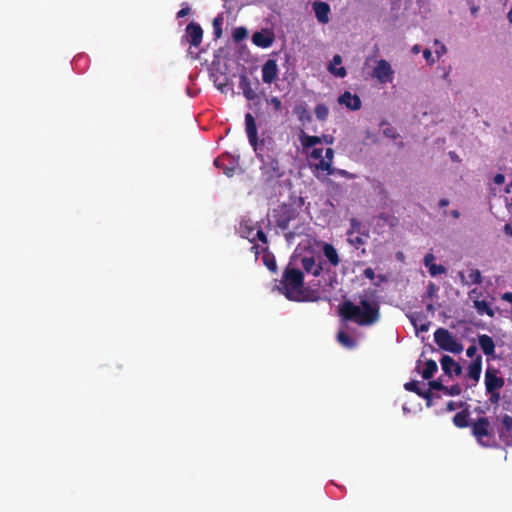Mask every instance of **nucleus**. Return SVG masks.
Returning <instances> with one entry per match:
<instances>
[{
    "instance_id": "f257e3e1",
    "label": "nucleus",
    "mask_w": 512,
    "mask_h": 512,
    "mask_svg": "<svg viewBox=\"0 0 512 512\" xmlns=\"http://www.w3.org/2000/svg\"><path fill=\"white\" fill-rule=\"evenodd\" d=\"M360 305H356L350 300L344 301L339 305V316L345 321H352L359 326H371L378 322L380 318V306L376 301L370 302L361 297Z\"/></svg>"
},
{
    "instance_id": "f03ea898",
    "label": "nucleus",
    "mask_w": 512,
    "mask_h": 512,
    "mask_svg": "<svg viewBox=\"0 0 512 512\" xmlns=\"http://www.w3.org/2000/svg\"><path fill=\"white\" fill-rule=\"evenodd\" d=\"M276 287L288 300L296 302L315 300L310 297L309 291L304 287L303 272L290 264L284 269L282 279Z\"/></svg>"
},
{
    "instance_id": "7ed1b4c3",
    "label": "nucleus",
    "mask_w": 512,
    "mask_h": 512,
    "mask_svg": "<svg viewBox=\"0 0 512 512\" xmlns=\"http://www.w3.org/2000/svg\"><path fill=\"white\" fill-rule=\"evenodd\" d=\"M434 341L443 351L453 354H460L463 351L462 343L459 342L448 329L438 328L434 332Z\"/></svg>"
},
{
    "instance_id": "20e7f679",
    "label": "nucleus",
    "mask_w": 512,
    "mask_h": 512,
    "mask_svg": "<svg viewBox=\"0 0 512 512\" xmlns=\"http://www.w3.org/2000/svg\"><path fill=\"white\" fill-rule=\"evenodd\" d=\"M472 435L485 447H490L494 442V436L490 431V421L487 417H480L471 423Z\"/></svg>"
},
{
    "instance_id": "39448f33",
    "label": "nucleus",
    "mask_w": 512,
    "mask_h": 512,
    "mask_svg": "<svg viewBox=\"0 0 512 512\" xmlns=\"http://www.w3.org/2000/svg\"><path fill=\"white\" fill-rule=\"evenodd\" d=\"M272 216L277 227L286 230L290 222L298 216V211L292 205L281 204L273 209Z\"/></svg>"
},
{
    "instance_id": "423d86ee",
    "label": "nucleus",
    "mask_w": 512,
    "mask_h": 512,
    "mask_svg": "<svg viewBox=\"0 0 512 512\" xmlns=\"http://www.w3.org/2000/svg\"><path fill=\"white\" fill-rule=\"evenodd\" d=\"M260 169L265 182L276 181L284 175L279 161L272 156L262 158Z\"/></svg>"
},
{
    "instance_id": "0eeeda50",
    "label": "nucleus",
    "mask_w": 512,
    "mask_h": 512,
    "mask_svg": "<svg viewBox=\"0 0 512 512\" xmlns=\"http://www.w3.org/2000/svg\"><path fill=\"white\" fill-rule=\"evenodd\" d=\"M372 76L381 84L391 83L393 81L394 71L387 60L381 59L377 61V64L373 69Z\"/></svg>"
},
{
    "instance_id": "6e6552de",
    "label": "nucleus",
    "mask_w": 512,
    "mask_h": 512,
    "mask_svg": "<svg viewBox=\"0 0 512 512\" xmlns=\"http://www.w3.org/2000/svg\"><path fill=\"white\" fill-rule=\"evenodd\" d=\"M505 384L502 377L497 376V370L488 368L485 372V387L487 392L499 391Z\"/></svg>"
},
{
    "instance_id": "1a4fd4ad",
    "label": "nucleus",
    "mask_w": 512,
    "mask_h": 512,
    "mask_svg": "<svg viewBox=\"0 0 512 512\" xmlns=\"http://www.w3.org/2000/svg\"><path fill=\"white\" fill-rule=\"evenodd\" d=\"M187 41L191 46L198 47L203 39V29L198 23L190 22L185 29Z\"/></svg>"
},
{
    "instance_id": "9d476101",
    "label": "nucleus",
    "mask_w": 512,
    "mask_h": 512,
    "mask_svg": "<svg viewBox=\"0 0 512 512\" xmlns=\"http://www.w3.org/2000/svg\"><path fill=\"white\" fill-rule=\"evenodd\" d=\"M262 81L271 84L278 78V65L276 60L268 59L262 66Z\"/></svg>"
},
{
    "instance_id": "9b49d317",
    "label": "nucleus",
    "mask_w": 512,
    "mask_h": 512,
    "mask_svg": "<svg viewBox=\"0 0 512 512\" xmlns=\"http://www.w3.org/2000/svg\"><path fill=\"white\" fill-rule=\"evenodd\" d=\"M274 40L275 36L273 32L268 29L257 31L252 35L253 44L261 48L270 47Z\"/></svg>"
},
{
    "instance_id": "f8f14e48",
    "label": "nucleus",
    "mask_w": 512,
    "mask_h": 512,
    "mask_svg": "<svg viewBox=\"0 0 512 512\" xmlns=\"http://www.w3.org/2000/svg\"><path fill=\"white\" fill-rule=\"evenodd\" d=\"M245 128L249 143L256 150L258 146L257 126L254 117L250 113L245 115Z\"/></svg>"
},
{
    "instance_id": "ddd939ff",
    "label": "nucleus",
    "mask_w": 512,
    "mask_h": 512,
    "mask_svg": "<svg viewBox=\"0 0 512 512\" xmlns=\"http://www.w3.org/2000/svg\"><path fill=\"white\" fill-rule=\"evenodd\" d=\"M440 364L444 373L448 376H452L454 373L456 376L462 374V367L457 363L451 356L443 355L440 359Z\"/></svg>"
},
{
    "instance_id": "4468645a",
    "label": "nucleus",
    "mask_w": 512,
    "mask_h": 512,
    "mask_svg": "<svg viewBox=\"0 0 512 512\" xmlns=\"http://www.w3.org/2000/svg\"><path fill=\"white\" fill-rule=\"evenodd\" d=\"M334 157V150L332 148H327L325 151V157L321 159L320 162L315 164V169L320 170L322 172H326L327 175H332L334 169L332 167Z\"/></svg>"
},
{
    "instance_id": "2eb2a0df",
    "label": "nucleus",
    "mask_w": 512,
    "mask_h": 512,
    "mask_svg": "<svg viewBox=\"0 0 512 512\" xmlns=\"http://www.w3.org/2000/svg\"><path fill=\"white\" fill-rule=\"evenodd\" d=\"M339 103L345 105L347 108L356 111L361 108V99L356 94H351L345 91L338 99Z\"/></svg>"
},
{
    "instance_id": "dca6fc26",
    "label": "nucleus",
    "mask_w": 512,
    "mask_h": 512,
    "mask_svg": "<svg viewBox=\"0 0 512 512\" xmlns=\"http://www.w3.org/2000/svg\"><path fill=\"white\" fill-rule=\"evenodd\" d=\"M313 10L317 20L326 24L329 21L330 6L326 2L316 1L313 3Z\"/></svg>"
},
{
    "instance_id": "f3484780",
    "label": "nucleus",
    "mask_w": 512,
    "mask_h": 512,
    "mask_svg": "<svg viewBox=\"0 0 512 512\" xmlns=\"http://www.w3.org/2000/svg\"><path fill=\"white\" fill-rule=\"evenodd\" d=\"M239 88L242 90L244 97L249 101H253L258 97L256 90L252 88L251 81L246 75L240 76Z\"/></svg>"
},
{
    "instance_id": "a211bd4d",
    "label": "nucleus",
    "mask_w": 512,
    "mask_h": 512,
    "mask_svg": "<svg viewBox=\"0 0 512 512\" xmlns=\"http://www.w3.org/2000/svg\"><path fill=\"white\" fill-rule=\"evenodd\" d=\"M301 265L305 272L312 274L313 276H319L323 270L322 265L315 262L314 257H303L301 259Z\"/></svg>"
},
{
    "instance_id": "6ab92c4d",
    "label": "nucleus",
    "mask_w": 512,
    "mask_h": 512,
    "mask_svg": "<svg viewBox=\"0 0 512 512\" xmlns=\"http://www.w3.org/2000/svg\"><path fill=\"white\" fill-rule=\"evenodd\" d=\"M435 256L432 253H427L424 257V265L428 268L431 276H437L446 272V269L441 264L434 263Z\"/></svg>"
},
{
    "instance_id": "aec40b11",
    "label": "nucleus",
    "mask_w": 512,
    "mask_h": 512,
    "mask_svg": "<svg viewBox=\"0 0 512 512\" xmlns=\"http://www.w3.org/2000/svg\"><path fill=\"white\" fill-rule=\"evenodd\" d=\"M478 343L486 356H493L495 353V343L489 335L482 334L478 337Z\"/></svg>"
},
{
    "instance_id": "412c9836",
    "label": "nucleus",
    "mask_w": 512,
    "mask_h": 512,
    "mask_svg": "<svg viewBox=\"0 0 512 512\" xmlns=\"http://www.w3.org/2000/svg\"><path fill=\"white\" fill-rule=\"evenodd\" d=\"M482 371V357L481 355H477L468 367V377L475 382H478L480 379Z\"/></svg>"
},
{
    "instance_id": "4be33fe9",
    "label": "nucleus",
    "mask_w": 512,
    "mask_h": 512,
    "mask_svg": "<svg viewBox=\"0 0 512 512\" xmlns=\"http://www.w3.org/2000/svg\"><path fill=\"white\" fill-rule=\"evenodd\" d=\"M342 63V57L338 54L334 55L332 61L330 62L328 66V70L331 74L344 78L347 75V70L345 67L341 66L339 68L336 67V65H340Z\"/></svg>"
},
{
    "instance_id": "5701e85b",
    "label": "nucleus",
    "mask_w": 512,
    "mask_h": 512,
    "mask_svg": "<svg viewBox=\"0 0 512 512\" xmlns=\"http://www.w3.org/2000/svg\"><path fill=\"white\" fill-rule=\"evenodd\" d=\"M503 428L500 431V437L506 444H510L512 440V417L509 415H504L502 419Z\"/></svg>"
},
{
    "instance_id": "b1692460",
    "label": "nucleus",
    "mask_w": 512,
    "mask_h": 512,
    "mask_svg": "<svg viewBox=\"0 0 512 512\" xmlns=\"http://www.w3.org/2000/svg\"><path fill=\"white\" fill-rule=\"evenodd\" d=\"M299 140L304 150L322 143V138H320V136H311L304 132L299 136Z\"/></svg>"
},
{
    "instance_id": "393cba45",
    "label": "nucleus",
    "mask_w": 512,
    "mask_h": 512,
    "mask_svg": "<svg viewBox=\"0 0 512 512\" xmlns=\"http://www.w3.org/2000/svg\"><path fill=\"white\" fill-rule=\"evenodd\" d=\"M469 411L467 408L463 409L462 411L456 413L453 417V423L458 428H466L469 424Z\"/></svg>"
},
{
    "instance_id": "a878e982",
    "label": "nucleus",
    "mask_w": 512,
    "mask_h": 512,
    "mask_svg": "<svg viewBox=\"0 0 512 512\" xmlns=\"http://www.w3.org/2000/svg\"><path fill=\"white\" fill-rule=\"evenodd\" d=\"M323 253L333 266H337L340 263V258L338 256L337 250L334 248L333 245L326 243L323 247Z\"/></svg>"
},
{
    "instance_id": "bb28decb",
    "label": "nucleus",
    "mask_w": 512,
    "mask_h": 512,
    "mask_svg": "<svg viewBox=\"0 0 512 512\" xmlns=\"http://www.w3.org/2000/svg\"><path fill=\"white\" fill-rule=\"evenodd\" d=\"M369 237V232L363 234H351V236H347L348 243L356 249H359L362 245L365 244L366 239Z\"/></svg>"
},
{
    "instance_id": "cd10ccee",
    "label": "nucleus",
    "mask_w": 512,
    "mask_h": 512,
    "mask_svg": "<svg viewBox=\"0 0 512 512\" xmlns=\"http://www.w3.org/2000/svg\"><path fill=\"white\" fill-rule=\"evenodd\" d=\"M337 340L342 346L346 348L352 349L356 347V341L343 330L338 332Z\"/></svg>"
},
{
    "instance_id": "c85d7f7f",
    "label": "nucleus",
    "mask_w": 512,
    "mask_h": 512,
    "mask_svg": "<svg viewBox=\"0 0 512 512\" xmlns=\"http://www.w3.org/2000/svg\"><path fill=\"white\" fill-rule=\"evenodd\" d=\"M437 369V363L433 359L427 360L425 362V367L422 371V377L426 380L431 379L433 375L437 372Z\"/></svg>"
},
{
    "instance_id": "c756f323",
    "label": "nucleus",
    "mask_w": 512,
    "mask_h": 512,
    "mask_svg": "<svg viewBox=\"0 0 512 512\" xmlns=\"http://www.w3.org/2000/svg\"><path fill=\"white\" fill-rule=\"evenodd\" d=\"M366 232H368V230L365 229L361 221L356 218L350 219V227L347 231V236H351V234H363Z\"/></svg>"
},
{
    "instance_id": "7c9ffc66",
    "label": "nucleus",
    "mask_w": 512,
    "mask_h": 512,
    "mask_svg": "<svg viewBox=\"0 0 512 512\" xmlns=\"http://www.w3.org/2000/svg\"><path fill=\"white\" fill-rule=\"evenodd\" d=\"M474 306L480 315L487 314L490 317L494 316L493 309L490 307V305L485 300H476L474 302Z\"/></svg>"
},
{
    "instance_id": "2f4dec72",
    "label": "nucleus",
    "mask_w": 512,
    "mask_h": 512,
    "mask_svg": "<svg viewBox=\"0 0 512 512\" xmlns=\"http://www.w3.org/2000/svg\"><path fill=\"white\" fill-rule=\"evenodd\" d=\"M254 227L253 226H250L248 224V222H242L240 224V233H241V236L244 237V238H247L250 242H254L255 241V232H254Z\"/></svg>"
},
{
    "instance_id": "473e14b6",
    "label": "nucleus",
    "mask_w": 512,
    "mask_h": 512,
    "mask_svg": "<svg viewBox=\"0 0 512 512\" xmlns=\"http://www.w3.org/2000/svg\"><path fill=\"white\" fill-rule=\"evenodd\" d=\"M248 36V31L245 27H237L233 30L232 38L235 42H240L246 39Z\"/></svg>"
},
{
    "instance_id": "72a5a7b5",
    "label": "nucleus",
    "mask_w": 512,
    "mask_h": 512,
    "mask_svg": "<svg viewBox=\"0 0 512 512\" xmlns=\"http://www.w3.org/2000/svg\"><path fill=\"white\" fill-rule=\"evenodd\" d=\"M263 262L271 272L275 273L277 271V263L273 255L265 254L263 256Z\"/></svg>"
},
{
    "instance_id": "f704fd0d",
    "label": "nucleus",
    "mask_w": 512,
    "mask_h": 512,
    "mask_svg": "<svg viewBox=\"0 0 512 512\" xmlns=\"http://www.w3.org/2000/svg\"><path fill=\"white\" fill-rule=\"evenodd\" d=\"M468 278L469 284H480L482 282L481 272L478 269H470Z\"/></svg>"
},
{
    "instance_id": "c9c22d12",
    "label": "nucleus",
    "mask_w": 512,
    "mask_h": 512,
    "mask_svg": "<svg viewBox=\"0 0 512 512\" xmlns=\"http://www.w3.org/2000/svg\"><path fill=\"white\" fill-rule=\"evenodd\" d=\"M222 21L221 17H216L213 20V34L215 39H219L222 36Z\"/></svg>"
},
{
    "instance_id": "e433bc0d",
    "label": "nucleus",
    "mask_w": 512,
    "mask_h": 512,
    "mask_svg": "<svg viewBox=\"0 0 512 512\" xmlns=\"http://www.w3.org/2000/svg\"><path fill=\"white\" fill-rule=\"evenodd\" d=\"M214 164H215L216 167L223 169V173L226 176L231 177V176L234 175L235 168L234 167H226V166H224L223 160L221 158H216L215 161H214Z\"/></svg>"
},
{
    "instance_id": "4c0bfd02",
    "label": "nucleus",
    "mask_w": 512,
    "mask_h": 512,
    "mask_svg": "<svg viewBox=\"0 0 512 512\" xmlns=\"http://www.w3.org/2000/svg\"><path fill=\"white\" fill-rule=\"evenodd\" d=\"M314 112L319 120H325L329 113L328 108L324 104H318Z\"/></svg>"
},
{
    "instance_id": "58836bf2",
    "label": "nucleus",
    "mask_w": 512,
    "mask_h": 512,
    "mask_svg": "<svg viewBox=\"0 0 512 512\" xmlns=\"http://www.w3.org/2000/svg\"><path fill=\"white\" fill-rule=\"evenodd\" d=\"M443 392L446 394V395H450V396H458L461 394L462 392V389L460 387L459 384H455V385H452L451 387H447L445 386Z\"/></svg>"
},
{
    "instance_id": "ea45409f",
    "label": "nucleus",
    "mask_w": 512,
    "mask_h": 512,
    "mask_svg": "<svg viewBox=\"0 0 512 512\" xmlns=\"http://www.w3.org/2000/svg\"><path fill=\"white\" fill-rule=\"evenodd\" d=\"M404 388H405V390H407L409 392H414L417 395L420 394V390H421L419 387V381H416V380H412L410 382L405 383Z\"/></svg>"
},
{
    "instance_id": "a19ab883",
    "label": "nucleus",
    "mask_w": 512,
    "mask_h": 512,
    "mask_svg": "<svg viewBox=\"0 0 512 512\" xmlns=\"http://www.w3.org/2000/svg\"><path fill=\"white\" fill-rule=\"evenodd\" d=\"M308 157L313 160H318L319 162L323 159V149L322 148H313L312 151L308 154Z\"/></svg>"
},
{
    "instance_id": "79ce46f5",
    "label": "nucleus",
    "mask_w": 512,
    "mask_h": 512,
    "mask_svg": "<svg viewBox=\"0 0 512 512\" xmlns=\"http://www.w3.org/2000/svg\"><path fill=\"white\" fill-rule=\"evenodd\" d=\"M268 103L272 106V108L275 112L281 111L282 102L278 97H276V96L272 97L271 99L268 100Z\"/></svg>"
},
{
    "instance_id": "37998d69",
    "label": "nucleus",
    "mask_w": 512,
    "mask_h": 512,
    "mask_svg": "<svg viewBox=\"0 0 512 512\" xmlns=\"http://www.w3.org/2000/svg\"><path fill=\"white\" fill-rule=\"evenodd\" d=\"M429 387L431 390H440L443 391L445 386L442 384L440 380H431L429 381Z\"/></svg>"
},
{
    "instance_id": "c03bdc74",
    "label": "nucleus",
    "mask_w": 512,
    "mask_h": 512,
    "mask_svg": "<svg viewBox=\"0 0 512 512\" xmlns=\"http://www.w3.org/2000/svg\"><path fill=\"white\" fill-rule=\"evenodd\" d=\"M254 236H255V240L257 239V240L261 241L263 244H267L268 243L267 236H266V234L264 233V231L261 228H259L255 232Z\"/></svg>"
},
{
    "instance_id": "a18cd8bd",
    "label": "nucleus",
    "mask_w": 512,
    "mask_h": 512,
    "mask_svg": "<svg viewBox=\"0 0 512 512\" xmlns=\"http://www.w3.org/2000/svg\"><path fill=\"white\" fill-rule=\"evenodd\" d=\"M418 396L424 398L427 401V406L431 405V400L433 397V393H432L431 389H429L427 391L420 390V394H418Z\"/></svg>"
},
{
    "instance_id": "49530a36",
    "label": "nucleus",
    "mask_w": 512,
    "mask_h": 512,
    "mask_svg": "<svg viewBox=\"0 0 512 512\" xmlns=\"http://www.w3.org/2000/svg\"><path fill=\"white\" fill-rule=\"evenodd\" d=\"M411 321H412V324L414 325V327H415V329H416L417 331H421V332H426V331H428V329H429V325H430V323H429V322L422 323L421 325H419V326H418V325H417V322H416V320H415V319H411Z\"/></svg>"
},
{
    "instance_id": "de8ad7c7",
    "label": "nucleus",
    "mask_w": 512,
    "mask_h": 512,
    "mask_svg": "<svg viewBox=\"0 0 512 512\" xmlns=\"http://www.w3.org/2000/svg\"><path fill=\"white\" fill-rule=\"evenodd\" d=\"M464 405L463 402H454V401H449L446 405V410L447 411H454L460 407H462Z\"/></svg>"
},
{
    "instance_id": "09e8293b",
    "label": "nucleus",
    "mask_w": 512,
    "mask_h": 512,
    "mask_svg": "<svg viewBox=\"0 0 512 512\" xmlns=\"http://www.w3.org/2000/svg\"><path fill=\"white\" fill-rule=\"evenodd\" d=\"M487 393L490 394V402L491 403L496 404L499 402V400H500L499 391H492V392H487Z\"/></svg>"
},
{
    "instance_id": "8fccbe9b",
    "label": "nucleus",
    "mask_w": 512,
    "mask_h": 512,
    "mask_svg": "<svg viewBox=\"0 0 512 512\" xmlns=\"http://www.w3.org/2000/svg\"><path fill=\"white\" fill-rule=\"evenodd\" d=\"M363 275L369 280H373L375 278V272L371 267H368L364 270Z\"/></svg>"
},
{
    "instance_id": "3c124183",
    "label": "nucleus",
    "mask_w": 512,
    "mask_h": 512,
    "mask_svg": "<svg viewBox=\"0 0 512 512\" xmlns=\"http://www.w3.org/2000/svg\"><path fill=\"white\" fill-rule=\"evenodd\" d=\"M477 353V347L475 345H470L466 350V355L469 358H473Z\"/></svg>"
},
{
    "instance_id": "603ef678",
    "label": "nucleus",
    "mask_w": 512,
    "mask_h": 512,
    "mask_svg": "<svg viewBox=\"0 0 512 512\" xmlns=\"http://www.w3.org/2000/svg\"><path fill=\"white\" fill-rule=\"evenodd\" d=\"M494 182L497 185H502L505 182V176L501 173H498L494 177Z\"/></svg>"
},
{
    "instance_id": "864d4df0",
    "label": "nucleus",
    "mask_w": 512,
    "mask_h": 512,
    "mask_svg": "<svg viewBox=\"0 0 512 512\" xmlns=\"http://www.w3.org/2000/svg\"><path fill=\"white\" fill-rule=\"evenodd\" d=\"M190 8L189 7H184L182 9H180L178 12H177V17L178 18H183L185 16H187L189 13H190Z\"/></svg>"
},
{
    "instance_id": "5fc2aeb1",
    "label": "nucleus",
    "mask_w": 512,
    "mask_h": 512,
    "mask_svg": "<svg viewBox=\"0 0 512 512\" xmlns=\"http://www.w3.org/2000/svg\"><path fill=\"white\" fill-rule=\"evenodd\" d=\"M423 56H424V58H425L428 62H432V63H433V62L435 61V60L433 59V57H432V52H431V50H429V49H425V50L423 51Z\"/></svg>"
},
{
    "instance_id": "6e6d98bb",
    "label": "nucleus",
    "mask_w": 512,
    "mask_h": 512,
    "mask_svg": "<svg viewBox=\"0 0 512 512\" xmlns=\"http://www.w3.org/2000/svg\"><path fill=\"white\" fill-rule=\"evenodd\" d=\"M320 138H322V143L325 144L331 145L334 142V138L331 135H322Z\"/></svg>"
},
{
    "instance_id": "4d7b16f0",
    "label": "nucleus",
    "mask_w": 512,
    "mask_h": 512,
    "mask_svg": "<svg viewBox=\"0 0 512 512\" xmlns=\"http://www.w3.org/2000/svg\"><path fill=\"white\" fill-rule=\"evenodd\" d=\"M449 157H450V158H451V160H452V161H454V162H460V158H459V156H458V155H457V153H456V152H454V151H450V152H449Z\"/></svg>"
},
{
    "instance_id": "13d9d810",
    "label": "nucleus",
    "mask_w": 512,
    "mask_h": 512,
    "mask_svg": "<svg viewBox=\"0 0 512 512\" xmlns=\"http://www.w3.org/2000/svg\"><path fill=\"white\" fill-rule=\"evenodd\" d=\"M502 299L512 303V292H506L502 295Z\"/></svg>"
},
{
    "instance_id": "bf43d9fd",
    "label": "nucleus",
    "mask_w": 512,
    "mask_h": 512,
    "mask_svg": "<svg viewBox=\"0 0 512 512\" xmlns=\"http://www.w3.org/2000/svg\"><path fill=\"white\" fill-rule=\"evenodd\" d=\"M445 53H446V47L443 44H441L440 49L436 50V54L439 58L441 55H443Z\"/></svg>"
},
{
    "instance_id": "052dcab7",
    "label": "nucleus",
    "mask_w": 512,
    "mask_h": 512,
    "mask_svg": "<svg viewBox=\"0 0 512 512\" xmlns=\"http://www.w3.org/2000/svg\"><path fill=\"white\" fill-rule=\"evenodd\" d=\"M504 231L507 235L512 237V226L510 224L504 226Z\"/></svg>"
},
{
    "instance_id": "680f3d73",
    "label": "nucleus",
    "mask_w": 512,
    "mask_h": 512,
    "mask_svg": "<svg viewBox=\"0 0 512 512\" xmlns=\"http://www.w3.org/2000/svg\"><path fill=\"white\" fill-rule=\"evenodd\" d=\"M435 292V285L433 283H430L429 286H428V291H427V294L429 296H432Z\"/></svg>"
},
{
    "instance_id": "e2e57ef3",
    "label": "nucleus",
    "mask_w": 512,
    "mask_h": 512,
    "mask_svg": "<svg viewBox=\"0 0 512 512\" xmlns=\"http://www.w3.org/2000/svg\"><path fill=\"white\" fill-rule=\"evenodd\" d=\"M448 205H449V200L448 199H446V198L440 199V201H439V206L440 207H446Z\"/></svg>"
},
{
    "instance_id": "0e129e2a",
    "label": "nucleus",
    "mask_w": 512,
    "mask_h": 512,
    "mask_svg": "<svg viewBox=\"0 0 512 512\" xmlns=\"http://www.w3.org/2000/svg\"><path fill=\"white\" fill-rule=\"evenodd\" d=\"M294 233L293 232H288L285 234V238L287 239V241H290L292 238H294Z\"/></svg>"
},
{
    "instance_id": "69168bd1",
    "label": "nucleus",
    "mask_w": 512,
    "mask_h": 512,
    "mask_svg": "<svg viewBox=\"0 0 512 512\" xmlns=\"http://www.w3.org/2000/svg\"><path fill=\"white\" fill-rule=\"evenodd\" d=\"M426 309H427V311L432 312V313H434V311H435L434 305L431 303L426 306Z\"/></svg>"
},
{
    "instance_id": "338daca9",
    "label": "nucleus",
    "mask_w": 512,
    "mask_h": 512,
    "mask_svg": "<svg viewBox=\"0 0 512 512\" xmlns=\"http://www.w3.org/2000/svg\"><path fill=\"white\" fill-rule=\"evenodd\" d=\"M451 215L454 217V218H459L460 217V213L458 210H453L451 211Z\"/></svg>"
},
{
    "instance_id": "774afa93",
    "label": "nucleus",
    "mask_w": 512,
    "mask_h": 512,
    "mask_svg": "<svg viewBox=\"0 0 512 512\" xmlns=\"http://www.w3.org/2000/svg\"><path fill=\"white\" fill-rule=\"evenodd\" d=\"M507 18L510 23H512V9L508 12Z\"/></svg>"
}]
</instances>
